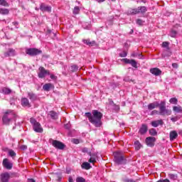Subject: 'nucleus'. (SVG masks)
<instances>
[{"mask_svg": "<svg viewBox=\"0 0 182 182\" xmlns=\"http://www.w3.org/2000/svg\"><path fill=\"white\" fill-rule=\"evenodd\" d=\"M85 114L90 123H92L95 127H100L102 126V117H103L102 112L95 109L92 111V113L86 112Z\"/></svg>", "mask_w": 182, "mask_h": 182, "instance_id": "f257e3e1", "label": "nucleus"}, {"mask_svg": "<svg viewBox=\"0 0 182 182\" xmlns=\"http://www.w3.org/2000/svg\"><path fill=\"white\" fill-rule=\"evenodd\" d=\"M114 161L118 166L126 164L127 160L124 158V155L122 152H115L114 153Z\"/></svg>", "mask_w": 182, "mask_h": 182, "instance_id": "f03ea898", "label": "nucleus"}, {"mask_svg": "<svg viewBox=\"0 0 182 182\" xmlns=\"http://www.w3.org/2000/svg\"><path fill=\"white\" fill-rule=\"evenodd\" d=\"M159 107V114L161 116H170L171 114V110L166 107V101H161L158 106Z\"/></svg>", "mask_w": 182, "mask_h": 182, "instance_id": "7ed1b4c3", "label": "nucleus"}, {"mask_svg": "<svg viewBox=\"0 0 182 182\" xmlns=\"http://www.w3.org/2000/svg\"><path fill=\"white\" fill-rule=\"evenodd\" d=\"M30 123H31V125L33 127V130H34V132H36V133H43V128H42V125H41V123H39L38 121H36L35 119V118H31Z\"/></svg>", "mask_w": 182, "mask_h": 182, "instance_id": "20e7f679", "label": "nucleus"}, {"mask_svg": "<svg viewBox=\"0 0 182 182\" xmlns=\"http://www.w3.org/2000/svg\"><path fill=\"white\" fill-rule=\"evenodd\" d=\"M49 143L50 144H52L53 147L58 149V150H63V149H65V144L58 140L50 139Z\"/></svg>", "mask_w": 182, "mask_h": 182, "instance_id": "39448f33", "label": "nucleus"}, {"mask_svg": "<svg viewBox=\"0 0 182 182\" xmlns=\"http://www.w3.org/2000/svg\"><path fill=\"white\" fill-rule=\"evenodd\" d=\"M26 53L29 56H38V55H41L42 53V51L38 48H30L26 50Z\"/></svg>", "mask_w": 182, "mask_h": 182, "instance_id": "423d86ee", "label": "nucleus"}, {"mask_svg": "<svg viewBox=\"0 0 182 182\" xmlns=\"http://www.w3.org/2000/svg\"><path fill=\"white\" fill-rule=\"evenodd\" d=\"M39 73H38V77L40 79H43V77H46V76L50 75V73L49 70L45 69L43 67H40L38 68Z\"/></svg>", "mask_w": 182, "mask_h": 182, "instance_id": "0eeeda50", "label": "nucleus"}, {"mask_svg": "<svg viewBox=\"0 0 182 182\" xmlns=\"http://www.w3.org/2000/svg\"><path fill=\"white\" fill-rule=\"evenodd\" d=\"M145 143L148 147H154V143H156V137L148 136L145 139Z\"/></svg>", "mask_w": 182, "mask_h": 182, "instance_id": "6e6552de", "label": "nucleus"}, {"mask_svg": "<svg viewBox=\"0 0 182 182\" xmlns=\"http://www.w3.org/2000/svg\"><path fill=\"white\" fill-rule=\"evenodd\" d=\"M122 62H124V63L130 65L132 66V68L137 69V62L135 60H133V59L130 60L129 58H123L122 60Z\"/></svg>", "mask_w": 182, "mask_h": 182, "instance_id": "1a4fd4ad", "label": "nucleus"}, {"mask_svg": "<svg viewBox=\"0 0 182 182\" xmlns=\"http://www.w3.org/2000/svg\"><path fill=\"white\" fill-rule=\"evenodd\" d=\"M16 56V50L14 48H9L6 52L4 53V58H9Z\"/></svg>", "mask_w": 182, "mask_h": 182, "instance_id": "9d476101", "label": "nucleus"}, {"mask_svg": "<svg viewBox=\"0 0 182 182\" xmlns=\"http://www.w3.org/2000/svg\"><path fill=\"white\" fill-rule=\"evenodd\" d=\"M2 164L4 168H6V170H12V167H14V164L10 162L9 159H4Z\"/></svg>", "mask_w": 182, "mask_h": 182, "instance_id": "9b49d317", "label": "nucleus"}, {"mask_svg": "<svg viewBox=\"0 0 182 182\" xmlns=\"http://www.w3.org/2000/svg\"><path fill=\"white\" fill-rule=\"evenodd\" d=\"M11 178V175L8 172L3 173L0 175L1 182H9Z\"/></svg>", "mask_w": 182, "mask_h": 182, "instance_id": "f8f14e48", "label": "nucleus"}, {"mask_svg": "<svg viewBox=\"0 0 182 182\" xmlns=\"http://www.w3.org/2000/svg\"><path fill=\"white\" fill-rule=\"evenodd\" d=\"M40 9L42 12H51L52 7L50 6H46L45 4L42 3L40 6Z\"/></svg>", "mask_w": 182, "mask_h": 182, "instance_id": "ddd939ff", "label": "nucleus"}, {"mask_svg": "<svg viewBox=\"0 0 182 182\" xmlns=\"http://www.w3.org/2000/svg\"><path fill=\"white\" fill-rule=\"evenodd\" d=\"M152 127H159V126H163L164 124V122H163V119H158L154 120L151 122Z\"/></svg>", "mask_w": 182, "mask_h": 182, "instance_id": "4468645a", "label": "nucleus"}, {"mask_svg": "<svg viewBox=\"0 0 182 182\" xmlns=\"http://www.w3.org/2000/svg\"><path fill=\"white\" fill-rule=\"evenodd\" d=\"M162 47L166 48L168 53L164 52V56H171V52H170V48L168 47V42L164 41L162 43Z\"/></svg>", "mask_w": 182, "mask_h": 182, "instance_id": "2eb2a0df", "label": "nucleus"}, {"mask_svg": "<svg viewBox=\"0 0 182 182\" xmlns=\"http://www.w3.org/2000/svg\"><path fill=\"white\" fill-rule=\"evenodd\" d=\"M21 105L23 107H31V103L29 100L26 97L21 98Z\"/></svg>", "mask_w": 182, "mask_h": 182, "instance_id": "dca6fc26", "label": "nucleus"}, {"mask_svg": "<svg viewBox=\"0 0 182 182\" xmlns=\"http://www.w3.org/2000/svg\"><path fill=\"white\" fill-rule=\"evenodd\" d=\"M178 137V134H177V131H171L169 134V139L171 141H173Z\"/></svg>", "mask_w": 182, "mask_h": 182, "instance_id": "f3484780", "label": "nucleus"}, {"mask_svg": "<svg viewBox=\"0 0 182 182\" xmlns=\"http://www.w3.org/2000/svg\"><path fill=\"white\" fill-rule=\"evenodd\" d=\"M28 97L31 102H36L38 100V95L33 92H28Z\"/></svg>", "mask_w": 182, "mask_h": 182, "instance_id": "a211bd4d", "label": "nucleus"}, {"mask_svg": "<svg viewBox=\"0 0 182 182\" xmlns=\"http://www.w3.org/2000/svg\"><path fill=\"white\" fill-rule=\"evenodd\" d=\"M147 130H149V127L145 124H143L139 130V133L140 134H146Z\"/></svg>", "mask_w": 182, "mask_h": 182, "instance_id": "6ab92c4d", "label": "nucleus"}, {"mask_svg": "<svg viewBox=\"0 0 182 182\" xmlns=\"http://www.w3.org/2000/svg\"><path fill=\"white\" fill-rule=\"evenodd\" d=\"M150 73L152 75H154L155 76H160V75H161V70H160V69L159 68H151L150 69Z\"/></svg>", "mask_w": 182, "mask_h": 182, "instance_id": "aec40b11", "label": "nucleus"}, {"mask_svg": "<svg viewBox=\"0 0 182 182\" xmlns=\"http://www.w3.org/2000/svg\"><path fill=\"white\" fill-rule=\"evenodd\" d=\"M159 102H154L148 105V110H153V109H156V107H159Z\"/></svg>", "mask_w": 182, "mask_h": 182, "instance_id": "412c9836", "label": "nucleus"}, {"mask_svg": "<svg viewBox=\"0 0 182 182\" xmlns=\"http://www.w3.org/2000/svg\"><path fill=\"white\" fill-rule=\"evenodd\" d=\"M90 158L88 160L89 163H96L97 160V154H90Z\"/></svg>", "mask_w": 182, "mask_h": 182, "instance_id": "4be33fe9", "label": "nucleus"}, {"mask_svg": "<svg viewBox=\"0 0 182 182\" xmlns=\"http://www.w3.org/2000/svg\"><path fill=\"white\" fill-rule=\"evenodd\" d=\"M8 116V114H4L3 116L2 120L4 124L9 125V123H11V119Z\"/></svg>", "mask_w": 182, "mask_h": 182, "instance_id": "5701e85b", "label": "nucleus"}, {"mask_svg": "<svg viewBox=\"0 0 182 182\" xmlns=\"http://www.w3.org/2000/svg\"><path fill=\"white\" fill-rule=\"evenodd\" d=\"M82 42L85 45H87V46H95L96 45V42L95 41H90V39H83Z\"/></svg>", "mask_w": 182, "mask_h": 182, "instance_id": "b1692460", "label": "nucleus"}, {"mask_svg": "<svg viewBox=\"0 0 182 182\" xmlns=\"http://www.w3.org/2000/svg\"><path fill=\"white\" fill-rule=\"evenodd\" d=\"M5 114H8V117H9L10 120H12V119H14V117H16V114H15V112L12 110H7Z\"/></svg>", "mask_w": 182, "mask_h": 182, "instance_id": "393cba45", "label": "nucleus"}, {"mask_svg": "<svg viewBox=\"0 0 182 182\" xmlns=\"http://www.w3.org/2000/svg\"><path fill=\"white\" fill-rule=\"evenodd\" d=\"M168 177L171 180V182H177V181H178V176H177V175H176V174L169 173Z\"/></svg>", "mask_w": 182, "mask_h": 182, "instance_id": "a878e982", "label": "nucleus"}, {"mask_svg": "<svg viewBox=\"0 0 182 182\" xmlns=\"http://www.w3.org/2000/svg\"><path fill=\"white\" fill-rule=\"evenodd\" d=\"M53 87V85L50 84V83H47L45 84L43 86V90H45L46 92H49L50 90V88Z\"/></svg>", "mask_w": 182, "mask_h": 182, "instance_id": "bb28decb", "label": "nucleus"}, {"mask_svg": "<svg viewBox=\"0 0 182 182\" xmlns=\"http://www.w3.org/2000/svg\"><path fill=\"white\" fill-rule=\"evenodd\" d=\"M82 168H84L85 170H90L92 168V166H90V164L89 162H84L81 165Z\"/></svg>", "mask_w": 182, "mask_h": 182, "instance_id": "cd10ccee", "label": "nucleus"}, {"mask_svg": "<svg viewBox=\"0 0 182 182\" xmlns=\"http://www.w3.org/2000/svg\"><path fill=\"white\" fill-rule=\"evenodd\" d=\"M128 14L129 15H137L138 14H140V11H139V9L137 7L136 9L129 10Z\"/></svg>", "mask_w": 182, "mask_h": 182, "instance_id": "c85d7f7f", "label": "nucleus"}, {"mask_svg": "<svg viewBox=\"0 0 182 182\" xmlns=\"http://www.w3.org/2000/svg\"><path fill=\"white\" fill-rule=\"evenodd\" d=\"M1 92L3 95H11V93H12V90L7 87H3L1 89Z\"/></svg>", "mask_w": 182, "mask_h": 182, "instance_id": "c756f323", "label": "nucleus"}, {"mask_svg": "<svg viewBox=\"0 0 182 182\" xmlns=\"http://www.w3.org/2000/svg\"><path fill=\"white\" fill-rule=\"evenodd\" d=\"M138 11L139 14H146L147 12V7L142 6H139L138 7Z\"/></svg>", "mask_w": 182, "mask_h": 182, "instance_id": "7c9ffc66", "label": "nucleus"}, {"mask_svg": "<svg viewBox=\"0 0 182 182\" xmlns=\"http://www.w3.org/2000/svg\"><path fill=\"white\" fill-rule=\"evenodd\" d=\"M48 116L53 119V120H56L58 119V113L54 111H51L49 112Z\"/></svg>", "mask_w": 182, "mask_h": 182, "instance_id": "2f4dec72", "label": "nucleus"}, {"mask_svg": "<svg viewBox=\"0 0 182 182\" xmlns=\"http://www.w3.org/2000/svg\"><path fill=\"white\" fill-rule=\"evenodd\" d=\"M134 147H135V150L139 151V150H140L141 147H143V145H141L140 141H134Z\"/></svg>", "mask_w": 182, "mask_h": 182, "instance_id": "473e14b6", "label": "nucleus"}, {"mask_svg": "<svg viewBox=\"0 0 182 182\" xmlns=\"http://www.w3.org/2000/svg\"><path fill=\"white\" fill-rule=\"evenodd\" d=\"M70 70L73 73L77 72V70H79V66L77 65H72L70 67Z\"/></svg>", "mask_w": 182, "mask_h": 182, "instance_id": "72a5a7b5", "label": "nucleus"}, {"mask_svg": "<svg viewBox=\"0 0 182 182\" xmlns=\"http://www.w3.org/2000/svg\"><path fill=\"white\" fill-rule=\"evenodd\" d=\"M173 110L175 113H182V107L180 106H174Z\"/></svg>", "mask_w": 182, "mask_h": 182, "instance_id": "f704fd0d", "label": "nucleus"}, {"mask_svg": "<svg viewBox=\"0 0 182 182\" xmlns=\"http://www.w3.org/2000/svg\"><path fill=\"white\" fill-rule=\"evenodd\" d=\"M131 56L132 58H138V59H143V55L139 53H132L131 54Z\"/></svg>", "mask_w": 182, "mask_h": 182, "instance_id": "c9c22d12", "label": "nucleus"}, {"mask_svg": "<svg viewBox=\"0 0 182 182\" xmlns=\"http://www.w3.org/2000/svg\"><path fill=\"white\" fill-rule=\"evenodd\" d=\"M0 14L1 15H8L9 14V10L8 9H0Z\"/></svg>", "mask_w": 182, "mask_h": 182, "instance_id": "e433bc0d", "label": "nucleus"}, {"mask_svg": "<svg viewBox=\"0 0 182 182\" xmlns=\"http://www.w3.org/2000/svg\"><path fill=\"white\" fill-rule=\"evenodd\" d=\"M169 102L171 105H177L178 103V100L176 97H172L169 100Z\"/></svg>", "mask_w": 182, "mask_h": 182, "instance_id": "4c0bfd02", "label": "nucleus"}, {"mask_svg": "<svg viewBox=\"0 0 182 182\" xmlns=\"http://www.w3.org/2000/svg\"><path fill=\"white\" fill-rule=\"evenodd\" d=\"M80 12V8L79 6H75L74 9L73 11V14L74 15H78V14Z\"/></svg>", "mask_w": 182, "mask_h": 182, "instance_id": "58836bf2", "label": "nucleus"}, {"mask_svg": "<svg viewBox=\"0 0 182 182\" xmlns=\"http://www.w3.org/2000/svg\"><path fill=\"white\" fill-rule=\"evenodd\" d=\"M82 28L84 29L89 30V29H90L92 28V25H90V23H82Z\"/></svg>", "mask_w": 182, "mask_h": 182, "instance_id": "ea45409f", "label": "nucleus"}, {"mask_svg": "<svg viewBox=\"0 0 182 182\" xmlns=\"http://www.w3.org/2000/svg\"><path fill=\"white\" fill-rule=\"evenodd\" d=\"M149 134L150 136H157V131L154 128H152L149 129Z\"/></svg>", "mask_w": 182, "mask_h": 182, "instance_id": "a19ab883", "label": "nucleus"}, {"mask_svg": "<svg viewBox=\"0 0 182 182\" xmlns=\"http://www.w3.org/2000/svg\"><path fill=\"white\" fill-rule=\"evenodd\" d=\"M136 25H139V26H143L144 23V21L141 20V18H137L136 20Z\"/></svg>", "mask_w": 182, "mask_h": 182, "instance_id": "79ce46f5", "label": "nucleus"}, {"mask_svg": "<svg viewBox=\"0 0 182 182\" xmlns=\"http://www.w3.org/2000/svg\"><path fill=\"white\" fill-rule=\"evenodd\" d=\"M76 182H86V179L82 176H78L75 179Z\"/></svg>", "mask_w": 182, "mask_h": 182, "instance_id": "37998d69", "label": "nucleus"}, {"mask_svg": "<svg viewBox=\"0 0 182 182\" xmlns=\"http://www.w3.org/2000/svg\"><path fill=\"white\" fill-rule=\"evenodd\" d=\"M0 5L2 6H9V4H8L6 0H0Z\"/></svg>", "mask_w": 182, "mask_h": 182, "instance_id": "c03bdc74", "label": "nucleus"}, {"mask_svg": "<svg viewBox=\"0 0 182 182\" xmlns=\"http://www.w3.org/2000/svg\"><path fill=\"white\" fill-rule=\"evenodd\" d=\"M170 36L171 38H176V36H177V31H176L174 30H171L170 32Z\"/></svg>", "mask_w": 182, "mask_h": 182, "instance_id": "a18cd8bd", "label": "nucleus"}, {"mask_svg": "<svg viewBox=\"0 0 182 182\" xmlns=\"http://www.w3.org/2000/svg\"><path fill=\"white\" fill-rule=\"evenodd\" d=\"M9 155L10 156V157H15L16 156V153H15L14 150L11 149L9 151Z\"/></svg>", "mask_w": 182, "mask_h": 182, "instance_id": "49530a36", "label": "nucleus"}, {"mask_svg": "<svg viewBox=\"0 0 182 182\" xmlns=\"http://www.w3.org/2000/svg\"><path fill=\"white\" fill-rule=\"evenodd\" d=\"M111 86L113 89H115V87H119L120 84L119 82H112Z\"/></svg>", "mask_w": 182, "mask_h": 182, "instance_id": "de8ad7c7", "label": "nucleus"}, {"mask_svg": "<svg viewBox=\"0 0 182 182\" xmlns=\"http://www.w3.org/2000/svg\"><path fill=\"white\" fill-rule=\"evenodd\" d=\"M120 58H126L127 56V52L126 51H122V53H119Z\"/></svg>", "mask_w": 182, "mask_h": 182, "instance_id": "09e8293b", "label": "nucleus"}, {"mask_svg": "<svg viewBox=\"0 0 182 182\" xmlns=\"http://www.w3.org/2000/svg\"><path fill=\"white\" fill-rule=\"evenodd\" d=\"M105 25H106L107 28H109V26H112V25H113V21H107L105 23Z\"/></svg>", "mask_w": 182, "mask_h": 182, "instance_id": "8fccbe9b", "label": "nucleus"}, {"mask_svg": "<svg viewBox=\"0 0 182 182\" xmlns=\"http://www.w3.org/2000/svg\"><path fill=\"white\" fill-rule=\"evenodd\" d=\"M113 109L115 110V112H119V110H120V107H119V105H116V104H114Z\"/></svg>", "mask_w": 182, "mask_h": 182, "instance_id": "3c124183", "label": "nucleus"}, {"mask_svg": "<svg viewBox=\"0 0 182 182\" xmlns=\"http://www.w3.org/2000/svg\"><path fill=\"white\" fill-rule=\"evenodd\" d=\"M72 142L74 144H79L80 143V141H79V139H73L72 140Z\"/></svg>", "mask_w": 182, "mask_h": 182, "instance_id": "603ef678", "label": "nucleus"}, {"mask_svg": "<svg viewBox=\"0 0 182 182\" xmlns=\"http://www.w3.org/2000/svg\"><path fill=\"white\" fill-rule=\"evenodd\" d=\"M20 149L23 150V151L28 150V146H26V145H21V146H20Z\"/></svg>", "mask_w": 182, "mask_h": 182, "instance_id": "864d4df0", "label": "nucleus"}, {"mask_svg": "<svg viewBox=\"0 0 182 182\" xmlns=\"http://www.w3.org/2000/svg\"><path fill=\"white\" fill-rule=\"evenodd\" d=\"M132 80H130V77L126 76L124 77V82H130Z\"/></svg>", "mask_w": 182, "mask_h": 182, "instance_id": "5fc2aeb1", "label": "nucleus"}, {"mask_svg": "<svg viewBox=\"0 0 182 182\" xmlns=\"http://www.w3.org/2000/svg\"><path fill=\"white\" fill-rule=\"evenodd\" d=\"M157 182H171L170 180L166 178V179H160Z\"/></svg>", "mask_w": 182, "mask_h": 182, "instance_id": "6e6d98bb", "label": "nucleus"}, {"mask_svg": "<svg viewBox=\"0 0 182 182\" xmlns=\"http://www.w3.org/2000/svg\"><path fill=\"white\" fill-rule=\"evenodd\" d=\"M124 182H136L132 178H126L124 180Z\"/></svg>", "mask_w": 182, "mask_h": 182, "instance_id": "4d7b16f0", "label": "nucleus"}, {"mask_svg": "<svg viewBox=\"0 0 182 182\" xmlns=\"http://www.w3.org/2000/svg\"><path fill=\"white\" fill-rule=\"evenodd\" d=\"M172 68H173L174 69H177L178 68V64H177L176 63H173L172 64Z\"/></svg>", "mask_w": 182, "mask_h": 182, "instance_id": "13d9d810", "label": "nucleus"}, {"mask_svg": "<svg viewBox=\"0 0 182 182\" xmlns=\"http://www.w3.org/2000/svg\"><path fill=\"white\" fill-rule=\"evenodd\" d=\"M12 24L14 25V26H16V28L18 29V25H19V23L18 21H14L12 23Z\"/></svg>", "mask_w": 182, "mask_h": 182, "instance_id": "bf43d9fd", "label": "nucleus"}, {"mask_svg": "<svg viewBox=\"0 0 182 182\" xmlns=\"http://www.w3.org/2000/svg\"><path fill=\"white\" fill-rule=\"evenodd\" d=\"M65 129H67V130H69L70 129V124H65L64 125Z\"/></svg>", "mask_w": 182, "mask_h": 182, "instance_id": "052dcab7", "label": "nucleus"}, {"mask_svg": "<svg viewBox=\"0 0 182 182\" xmlns=\"http://www.w3.org/2000/svg\"><path fill=\"white\" fill-rule=\"evenodd\" d=\"M171 122H176L177 120H178V118L177 117L171 118Z\"/></svg>", "mask_w": 182, "mask_h": 182, "instance_id": "680f3d73", "label": "nucleus"}, {"mask_svg": "<svg viewBox=\"0 0 182 182\" xmlns=\"http://www.w3.org/2000/svg\"><path fill=\"white\" fill-rule=\"evenodd\" d=\"M151 114H159V111L157 110H154L151 112Z\"/></svg>", "mask_w": 182, "mask_h": 182, "instance_id": "e2e57ef3", "label": "nucleus"}, {"mask_svg": "<svg viewBox=\"0 0 182 182\" xmlns=\"http://www.w3.org/2000/svg\"><path fill=\"white\" fill-rule=\"evenodd\" d=\"M50 79H53V80H55L56 79V76H55V75L52 74L50 75Z\"/></svg>", "mask_w": 182, "mask_h": 182, "instance_id": "0e129e2a", "label": "nucleus"}, {"mask_svg": "<svg viewBox=\"0 0 182 182\" xmlns=\"http://www.w3.org/2000/svg\"><path fill=\"white\" fill-rule=\"evenodd\" d=\"M82 153H87L88 149H87V148H83V149H82Z\"/></svg>", "mask_w": 182, "mask_h": 182, "instance_id": "69168bd1", "label": "nucleus"}, {"mask_svg": "<svg viewBox=\"0 0 182 182\" xmlns=\"http://www.w3.org/2000/svg\"><path fill=\"white\" fill-rule=\"evenodd\" d=\"M27 182H36L33 178H28Z\"/></svg>", "mask_w": 182, "mask_h": 182, "instance_id": "338daca9", "label": "nucleus"}, {"mask_svg": "<svg viewBox=\"0 0 182 182\" xmlns=\"http://www.w3.org/2000/svg\"><path fill=\"white\" fill-rule=\"evenodd\" d=\"M68 182H73V178L72 176L68 177Z\"/></svg>", "mask_w": 182, "mask_h": 182, "instance_id": "774afa93", "label": "nucleus"}]
</instances>
